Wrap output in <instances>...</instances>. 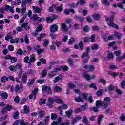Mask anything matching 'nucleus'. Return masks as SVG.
I'll use <instances>...</instances> for the list:
<instances>
[{"label": "nucleus", "mask_w": 125, "mask_h": 125, "mask_svg": "<svg viewBox=\"0 0 125 125\" xmlns=\"http://www.w3.org/2000/svg\"><path fill=\"white\" fill-rule=\"evenodd\" d=\"M96 106L97 107H102L103 109H107L108 106H109V104L106 102L97 100L96 102Z\"/></svg>", "instance_id": "1"}, {"label": "nucleus", "mask_w": 125, "mask_h": 125, "mask_svg": "<svg viewBox=\"0 0 125 125\" xmlns=\"http://www.w3.org/2000/svg\"><path fill=\"white\" fill-rule=\"evenodd\" d=\"M113 21H114V17H113V16H112L110 17L109 19V21L107 23L108 26H109V27H111L112 28H115V29H119V26L114 23V22H113Z\"/></svg>", "instance_id": "2"}, {"label": "nucleus", "mask_w": 125, "mask_h": 125, "mask_svg": "<svg viewBox=\"0 0 125 125\" xmlns=\"http://www.w3.org/2000/svg\"><path fill=\"white\" fill-rule=\"evenodd\" d=\"M21 67H22V65L20 64H18L15 66L11 65L9 67V69L10 71H12V72H15L16 71H18V70H19L20 69H21Z\"/></svg>", "instance_id": "3"}, {"label": "nucleus", "mask_w": 125, "mask_h": 125, "mask_svg": "<svg viewBox=\"0 0 125 125\" xmlns=\"http://www.w3.org/2000/svg\"><path fill=\"white\" fill-rule=\"evenodd\" d=\"M83 76L84 78H85V79L87 80V81H90V80H94V79L96 78V76L94 74L90 76H89V74L87 73H84L83 74Z\"/></svg>", "instance_id": "4"}, {"label": "nucleus", "mask_w": 125, "mask_h": 125, "mask_svg": "<svg viewBox=\"0 0 125 125\" xmlns=\"http://www.w3.org/2000/svg\"><path fill=\"white\" fill-rule=\"evenodd\" d=\"M38 91H39V89L35 88L34 90L32 91V94L29 95V99H32L33 97L34 99H36V96H37V92H38Z\"/></svg>", "instance_id": "5"}, {"label": "nucleus", "mask_w": 125, "mask_h": 125, "mask_svg": "<svg viewBox=\"0 0 125 125\" xmlns=\"http://www.w3.org/2000/svg\"><path fill=\"white\" fill-rule=\"evenodd\" d=\"M31 19L34 21H36V20H38L39 22H42V18H40V17L38 16V15L37 14H34L31 18Z\"/></svg>", "instance_id": "6"}, {"label": "nucleus", "mask_w": 125, "mask_h": 125, "mask_svg": "<svg viewBox=\"0 0 125 125\" xmlns=\"http://www.w3.org/2000/svg\"><path fill=\"white\" fill-rule=\"evenodd\" d=\"M84 69L87 70L88 72L91 73L92 71L94 70V66L90 65H86L84 66Z\"/></svg>", "instance_id": "7"}, {"label": "nucleus", "mask_w": 125, "mask_h": 125, "mask_svg": "<svg viewBox=\"0 0 125 125\" xmlns=\"http://www.w3.org/2000/svg\"><path fill=\"white\" fill-rule=\"evenodd\" d=\"M55 99H53L52 98H49L48 101L49 103L47 104V106H48L49 108L52 107V104L53 102H55Z\"/></svg>", "instance_id": "8"}, {"label": "nucleus", "mask_w": 125, "mask_h": 125, "mask_svg": "<svg viewBox=\"0 0 125 125\" xmlns=\"http://www.w3.org/2000/svg\"><path fill=\"white\" fill-rule=\"evenodd\" d=\"M42 92H47L48 93H51V90L49 86H42Z\"/></svg>", "instance_id": "9"}, {"label": "nucleus", "mask_w": 125, "mask_h": 125, "mask_svg": "<svg viewBox=\"0 0 125 125\" xmlns=\"http://www.w3.org/2000/svg\"><path fill=\"white\" fill-rule=\"evenodd\" d=\"M42 30V25H40L36 29V33H32L33 36H35V37H37L38 36V33L39 32H41Z\"/></svg>", "instance_id": "10"}, {"label": "nucleus", "mask_w": 125, "mask_h": 125, "mask_svg": "<svg viewBox=\"0 0 125 125\" xmlns=\"http://www.w3.org/2000/svg\"><path fill=\"white\" fill-rule=\"evenodd\" d=\"M35 61H36V56L35 55V54H32L30 55L29 61L28 62V64L30 65L31 63H32V62H35Z\"/></svg>", "instance_id": "11"}, {"label": "nucleus", "mask_w": 125, "mask_h": 125, "mask_svg": "<svg viewBox=\"0 0 125 125\" xmlns=\"http://www.w3.org/2000/svg\"><path fill=\"white\" fill-rule=\"evenodd\" d=\"M32 0H23L21 6V7H24L26 5V3H28V4H32Z\"/></svg>", "instance_id": "12"}, {"label": "nucleus", "mask_w": 125, "mask_h": 125, "mask_svg": "<svg viewBox=\"0 0 125 125\" xmlns=\"http://www.w3.org/2000/svg\"><path fill=\"white\" fill-rule=\"evenodd\" d=\"M4 10L5 11H8V10H9V11L11 12L12 13H13V12H14V11H13V8L12 7H10L8 5H6L5 6Z\"/></svg>", "instance_id": "13"}, {"label": "nucleus", "mask_w": 125, "mask_h": 125, "mask_svg": "<svg viewBox=\"0 0 125 125\" xmlns=\"http://www.w3.org/2000/svg\"><path fill=\"white\" fill-rule=\"evenodd\" d=\"M0 96H1L3 99H6L7 97H8L7 93L3 91H0Z\"/></svg>", "instance_id": "14"}, {"label": "nucleus", "mask_w": 125, "mask_h": 125, "mask_svg": "<svg viewBox=\"0 0 125 125\" xmlns=\"http://www.w3.org/2000/svg\"><path fill=\"white\" fill-rule=\"evenodd\" d=\"M57 30H58V26L55 24L52 25L50 28V31L52 33H54V32H56Z\"/></svg>", "instance_id": "15"}, {"label": "nucleus", "mask_w": 125, "mask_h": 125, "mask_svg": "<svg viewBox=\"0 0 125 125\" xmlns=\"http://www.w3.org/2000/svg\"><path fill=\"white\" fill-rule=\"evenodd\" d=\"M10 43H18L19 42V39L15 38V39H11L10 41Z\"/></svg>", "instance_id": "16"}, {"label": "nucleus", "mask_w": 125, "mask_h": 125, "mask_svg": "<svg viewBox=\"0 0 125 125\" xmlns=\"http://www.w3.org/2000/svg\"><path fill=\"white\" fill-rule=\"evenodd\" d=\"M114 35L118 40H120V39L123 37V34H122V33L120 32H117V31H114Z\"/></svg>", "instance_id": "17"}, {"label": "nucleus", "mask_w": 125, "mask_h": 125, "mask_svg": "<svg viewBox=\"0 0 125 125\" xmlns=\"http://www.w3.org/2000/svg\"><path fill=\"white\" fill-rule=\"evenodd\" d=\"M92 16L95 20H100V15H99L98 13L93 14Z\"/></svg>", "instance_id": "18"}, {"label": "nucleus", "mask_w": 125, "mask_h": 125, "mask_svg": "<svg viewBox=\"0 0 125 125\" xmlns=\"http://www.w3.org/2000/svg\"><path fill=\"white\" fill-rule=\"evenodd\" d=\"M32 7L35 12H36L37 13H40V12H42V9L38 7L33 6Z\"/></svg>", "instance_id": "19"}, {"label": "nucleus", "mask_w": 125, "mask_h": 125, "mask_svg": "<svg viewBox=\"0 0 125 125\" xmlns=\"http://www.w3.org/2000/svg\"><path fill=\"white\" fill-rule=\"evenodd\" d=\"M61 27L63 31L64 32H68V26H67V24H66V23H62Z\"/></svg>", "instance_id": "20"}, {"label": "nucleus", "mask_w": 125, "mask_h": 125, "mask_svg": "<svg viewBox=\"0 0 125 125\" xmlns=\"http://www.w3.org/2000/svg\"><path fill=\"white\" fill-rule=\"evenodd\" d=\"M49 119H50V116L49 115H48L44 118V122L45 125H48V124H49Z\"/></svg>", "instance_id": "21"}, {"label": "nucleus", "mask_w": 125, "mask_h": 125, "mask_svg": "<svg viewBox=\"0 0 125 125\" xmlns=\"http://www.w3.org/2000/svg\"><path fill=\"white\" fill-rule=\"evenodd\" d=\"M55 72L54 71H50L48 73V76L49 79H52V78L56 76Z\"/></svg>", "instance_id": "22"}, {"label": "nucleus", "mask_w": 125, "mask_h": 125, "mask_svg": "<svg viewBox=\"0 0 125 125\" xmlns=\"http://www.w3.org/2000/svg\"><path fill=\"white\" fill-rule=\"evenodd\" d=\"M82 58H86V59H89V55L86 53V52H84L83 53L81 56Z\"/></svg>", "instance_id": "23"}, {"label": "nucleus", "mask_w": 125, "mask_h": 125, "mask_svg": "<svg viewBox=\"0 0 125 125\" xmlns=\"http://www.w3.org/2000/svg\"><path fill=\"white\" fill-rule=\"evenodd\" d=\"M68 108V106L67 104H64L62 105V106H60L58 107V109L60 111L62 110V109H64L65 110L67 109V108Z\"/></svg>", "instance_id": "24"}, {"label": "nucleus", "mask_w": 125, "mask_h": 125, "mask_svg": "<svg viewBox=\"0 0 125 125\" xmlns=\"http://www.w3.org/2000/svg\"><path fill=\"white\" fill-rule=\"evenodd\" d=\"M104 40L105 41V42H108V41H112L114 40V36L110 35L107 38L104 37Z\"/></svg>", "instance_id": "25"}, {"label": "nucleus", "mask_w": 125, "mask_h": 125, "mask_svg": "<svg viewBox=\"0 0 125 125\" xmlns=\"http://www.w3.org/2000/svg\"><path fill=\"white\" fill-rule=\"evenodd\" d=\"M65 114L67 115L68 118H71V116L72 115V114H73V110L70 109L68 111H66Z\"/></svg>", "instance_id": "26"}, {"label": "nucleus", "mask_w": 125, "mask_h": 125, "mask_svg": "<svg viewBox=\"0 0 125 125\" xmlns=\"http://www.w3.org/2000/svg\"><path fill=\"white\" fill-rule=\"evenodd\" d=\"M62 6H63V4H62L61 5V7H56L55 6H54V7H55V10H56V11H58L59 12H60V11H62L63 9V7H62Z\"/></svg>", "instance_id": "27"}, {"label": "nucleus", "mask_w": 125, "mask_h": 125, "mask_svg": "<svg viewBox=\"0 0 125 125\" xmlns=\"http://www.w3.org/2000/svg\"><path fill=\"white\" fill-rule=\"evenodd\" d=\"M54 90L56 91V92H59L62 91V89L60 88V87L58 86H55L54 87Z\"/></svg>", "instance_id": "28"}, {"label": "nucleus", "mask_w": 125, "mask_h": 125, "mask_svg": "<svg viewBox=\"0 0 125 125\" xmlns=\"http://www.w3.org/2000/svg\"><path fill=\"white\" fill-rule=\"evenodd\" d=\"M9 79H10V80H11V81H13V82H17V83H19V79L17 78H16V79H14V77L12 76H9Z\"/></svg>", "instance_id": "29"}, {"label": "nucleus", "mask_w": 125, "mask_h": 125, "mask_svg": "<svg viewBox=\"0 0 125 125\" xmlns=\"http://www.w3.org/2000/svg\"><path fill=\"white\" fill-rule=\"evenodd\" d=\"M102 4H104V5L108 6L110 5L111 3L108 1V0H103L102 1Z\"/></svg>", "instance_id": "30"}, {"label": "nucleus", "mask_w": 125, "mask_h": 125, "mask_svg": "<svg viewBox=\"0 0 125 125\" xmlns=\"http://www.w3.org/2000/svg\"><path fill=\"white\" fill-rule=\"evenodd\" d=\"M21 81L23 83H27V75L26 74L23 75L21 78Z\"/></svg>", "instance_id": "31"}, {"label": "nucleus", "mask_w": 125, "mask_h": 125, "mask_svg": "<svg viewBox=\"0 0 125 125\" xmlns=\"http://www.w3.org/2000/svg\"><path fill=\"white\" fill-rule=\"evenodd\" d=\"M55 102H56L57 103H59V104H63V101L58 98V97H56V99H55Z\"/></svg>", "instance_id": "32"}, {"label": "nucleus", "mask_w": 125, "mask_h": 125, "mask_svg": "<svg viewBox=\"0 0 125 125\" xmlns=\"http://www.w3.org/2000/svg\"><path fill=\"white\" fill-rule=\"evenodd\" d=\"M44 116V111L43 110H40L39 113L38 118H43Z\"/></svg>", "instance_id": "33"}, {"label": "nucleus", "mask_w": 125, "mask_h": 125, "mask_svg": "<svg viewBox=\"0 0 125 125\" xmlns=\"http://www.w3.org/2000/svg\"><path fill=\"white\" fill-rule=\"evenodd\" d=\"M34 82H35V79H30L27 83L28 86H31V85H32V84H33V83H34Z\"/></svg>", "instance_id": "34"}, {"label": "nucleus", "mask_w": 125, "mask_h": 125, "mask_svg": "<svg viewBox=\"0 0 125 125\" xmlns=\"http://www.w3.org/2000/svg\"><path fill=\"white\" fill-rule=\"evenodd\" d=\"M62 79V76H57L55 78L54 80H53L54 83H57L59 81Z\"/></svg>", "instance_id": "35"}, {"label": "nucleus", "mask_w": 125, "mask_h": 125, "mask_svg": "<svg viewBox=\"0 0 125 125\" xmlns=\"http://www.w3.org/2000/svg\"><path fill=\"white\" fill-rule=\"evenodd\" d=\"M75 100L76 102H83V99L81 97H76Z\"/></svg>", "instance_id": "36"}, {"label": "nucleus", "mask_w": 125, "mask_h": 125, "mask_svg": "<svg viewBox=\"0 0 125 125\" xmlns=\"http://www.w3.org/2000/svg\"><path fill=\"white\" fill-rule=\"evenodd\" d=\"M44 37H46V34L45 33H42L40 35V37H38V40L39 42H41V40L42 39V38H44Z\"/></svg>", "instance_id": "37"}, {"label": "nucleus", "mask_w": 125, "mask_h": 125, "mask_svg": "<svg viewBox=\"0 0 125 125\" xmlns=\"http://www.w3.org/2000/svg\"><path fill=\"white\" fill-rule=\"evenodd\" d=\"M53 43H55L57 47H59L62 44V42L61 41L54 42Z\"/></svg>", "instance_id": "38"}, {"label": "nucleus", "mask_w": 125, "mask_h": 125, "mask_svg": "<svg viewBox=\"0 0 125 125\" xmlns=\"http://www.w3.org/2000/svg\"><path fill=\"white\" fill-rule=\"evenodd\" d=\"M100 106H97V107H94L93 108H91L90 109V111H94V112H95V113H98V112L99 111L98 110V107H99Z\"/></svg>", "instance_id": "39"}, {"label": "nucleus", "mask_w": 125, "mask_h": 125, "mask_svg": "<svg viewBox=\"0 0 125 125\" xmlns=\"http://www.w3.org/2000/svg\"><path fill=\"white\" fill-rule=\"evenodd\" d=\"M74 42H75V39L73 38H70L68 41V44H69V45H71L73 44Z\"/></svg>", "instance_id": "40"}, {"label": "nucleus", "mask_w": 125, "mask_h": 125, "mask_svg": "<svg viewBox=\"0 0 125 125\" xmlns=\"http://www.w3.org/2000/svg\"><path fill=\"white\" fill-rule=\"evenodd\" d=\"M46 103V99H41L39 102L40 105H42V104H45Z\"/></svg>", "instance_id": "41"}, {"label": "nucleus", "mask_w": 125, "mask_h": 125, "mask_svg": "<svg viewBox=\"0 0 125 125\" xmlns=\"http://www.w3.org/2000/svg\"><path fill=\"white\" fill-rule=\"evenodd\" d=\"M24 113L25 114H28L29 113V106L27 105L24 106Z\"/></svg>", "instance_id": "42"}, {"label": "nucleus", "mask_w": 125, "mask_h": 125, "mask_svg": "<svg viewBox=\"0 0 125 125\" xmlns=\"http://www.w3.org/2000/svg\"><path fill=\"white\" fill-rule=\"evenodd\" d=\"M121 53H122V51L121 50L115 51L114 52V54H115L116 56H118V57H120V55H121Z\"/></svg>", "instance_id": "43"}, {"label": "nucleus", "mask_w": 125, "mask_h": 125, "mask_svg": "<svg viewBox=\"0 0 125 125\" xmlns=\"http://www.w3.org/2000/svg\"><path fill=\"white\" fill-rule=\"evenodd\" d=\"M24 42L25 43H30V41H29V38L28 37V35L26 34L24 36Z\"/></svg>", "instance_id": "44"}, {"label": "nucleus", "mask_w": 125, "mask_h": 125, "mask_svg": "<svg viewBox=\"0 0 125 125\" xmlns=\"http://www.w3.org/2000/svg\"><path fill=\"white\" fill-rule=\"evenodd\" d=\"M114 89H115V88L114 87V86H113L112 85H110L108 88L107 89H106L105 90L106 91H112L114 90Z\"/></svg>", "instance_id": "45"}, {"label": "nucleus", "mask_w": 125, "mask_h": 125, "mask_svg": "<svg viewBox=\"0 0 125 125\" xmlns=\"http://www.w3.org/2000/svg\"><path fill=\"white\" fill-rule=\"evenodd\" d=\"M98 45H97V44L93 45L91 47L92 50H96L97 49H98Z\"/></svg>", "instance_id": "46"}, {"label": "nucleus", "mask_w": 125, "mask_h": 125, "mask_svg": "<svg viewBox=\"0 0 125 125\" xmlns=\"http://www.w3.org/2000/svg\"><path fill=\"white\" fill-rule=\"evenodd\" d=\"M8 78L6 76H3L1 78V82L2 83H5L7 81H8Z\"/></svg>", "instance_id": "47"}, {"label": "nucleus", "mask_w": 125, "mask_h": 125, "mask_svg": "<svg viewBox=\"0 0 125 125\" xmlns=\"http://www.w3.org/2000/svg\"><path fill=\"white\" fill-rule=\"evenodd\" d=\"M40 49H41V46H40V45H35L34 47V49L35 52H37Z\"/></svg>", "instance_id": "48"}, {"label": "nucleus", "mask_w": 125, "mask_h": 125, "mask_svg": "<svg viewBox=\"0 0 125 125\" xmlns=\"http://www.w3.org/2000/svg\"><path fill=\"white\" fill-rule=\"evenodd\" d=\"M41 75L43 77H46V75H47V72H46V70L45 69L43 70V71L41 73Z\"/></svg>", "instance_id": "49"}, {"label": "nucleus", "mask_w": 125, "mask_h": 125, "mask_svg": "<svg viewBox=\"0 0 125 125\" xmlns=\"http://www.w3.org/2000/svg\"><path fill=\"white\" fill-rule=\"evenodd\" d=\"M68 62L70 66H74V62L73 61V60H72V59L69 58L68 59Z\"/></svg>", "instance_id": "50"}, {"label": "nucleus", "mask_w": 125, "mask_h": 125, "mask_svg": "<svg viewBox=\"0 0 125 125\" xmlns=\"http://www.w3.org/2000/svg\"><path fill=\"white\" fill-rule=\"evenodd\" d=\"M90 30V28H89V27H88V26L87 25L85 26L83 28V31L85 33H87L88 32H89Z\"/></svg>", "instance_id": "51"}, {"label": "nucleus", "mask_w": 125, "mask_h": 125, "mask_svg": "<svg viewBox=\"0 0 125 125\" xmlns=\"http://www.w3.org/2000/svg\"><path fill=\"white\" fill-rule=\"evenodd\" d=\"M37 83H40V84H42V83H45V80L44 79L38 80L37 81Z\"/></svg>", "instance_id": "52"}, {"label": "nucleus", "mask_w": 125, "mask_h": 125, "mask_svg": "<svg viewBox=\"0 0 125 125\" xmlns=\"http://www.w3.org/2000/svg\"><path fill=\"white\" fill-rule=\"evenodd\" d=\"M103 119V115H100L99 116L98 119V125H100V123H101V121Z\"/></svg>", "instance_id": "53"}, {"label": "nucleus", "mask_w": 125, "mask_h": 125, "mask_svg": "<svg viewBox=\"0 0 125 125\" xmlns=\"http://www.w3.org/2000/svg\"><path fill=\"white\" fill-rule=\"evenodd\" d=\"M20 71L19 72V75L18 76V78L19 79H21V76L22 75V73H23V70H22L21 68H20Z\"/></svg>", "instance_id": "54"}, {"label": "nucleus", "mask_w": 125, "mask_h": 125, "mask_svg": "<svg viewBox=\"0 0 125 125\" xmlns=\"http://www.w3.org/2000/svg\"><path fill=\"white\" fill-rule=\"evenodd\" d=\"M82 122H83V123H84V124L88 123V120H87V118H86V117L84 116L83 117V119L82 120Z\"/></svg>", "instance_id": "55"}, {"label": "nucleus", "mask_w": 125, "mask_h": 125, "mask_svg": "<svg viewBox=\"0 0 125 125\" xmlns=\"http://www.w3.org/2000/svg\"><path fill=\"white\" fill-rule=\"evenodd\" d=\"M51 120H56L57 118V115L55 113H52L51 115Z\"/></svg>", "instance_id": "56"}, {"label": "nucleus", "mask_w": 125, "mask_h": 125, "mask_svg": "<svg viewBox=\"0 0 125 125\" xmlns=\"http://www.w3.org/2000/svg\"><path fill=\"white\" fill-rule=\"evenodd\" d=\"M14 119H18L19 117V112L18 111H16V113H15L13 115Z\"/></svg>", "instance_id": "57"}, {"label": "nucleus", "mask_w": 125, "mask_h": 125, "mask_svg": "<svg viewBox=\"0 0 125 125\" xmlns=\"http://www.w3.org/2000/svg\"><path fill=\"white\" fill-rule=\"evenodd\" d=\"M49 42H48V40H47V39H45L44 40V44H43L44 47H46V46L48 45Z\"/></svg>", "instance_id": "58"}, {"label": "nucleus", "mask_w": 125, "mask_h": 125, "mask_svg": "<svg viewBox=\"0 0 125 125\" xmlns=\"http://www.w3.org/2000/svg\"><path fill=\"white\" fill-rule=\"evenodd\" d=\"M102 93H103V90L100 89L97 92V95H98V96H101Z\"/></svg>", "instance_id": "59"}, {"label": "nucleus", "mask_w": 125, "mask_h": 125, "mask_svg": "<svg viewBox=\"0 0 125 125\" xmlns=\"http://www.w3.org/2000/svg\"><path fill=\"white\" fill-rule=\"evenodd\" d=\"M8 49L9 51H13V50H14V47H13L12 45H10L8 47Z\"/></svg>", "instance_id": "60"}, {"label": "nucleus", "mask_w": 125, "mask_h": 125, "mask_svg": "<svg viewBox=\"0 0 125 125\" xmlns=\"http://www.w3.org/2000/svg\"><path fill=\"white\" fill-rule=\"evenodd\" d=\"M107 58L113 59V58H114V54H113L112 53H109L108 55Z\"/></svg>", "instance_id": "61"}, {"label": "nucleus", "mask_w": 125, "mask_h": 125, "mask_svg": "<svg viewBox=\"0 0 125 125\" xmlns=\"http://www.w3.org/2000/svg\"><path fill=\"white\" fill-rule=\"evenodd\" d=\"M78 45H79V48L83 50V42L80 41Z\"/></svg>", "instance_id": "62"}, {"label": "nucleus", "mask_w": 125, "mask_h": 125, "mask_svg": "<svg viewBox=\"0 0 125 125\" xmlns=\"http://www.w3.org/2000/svg\"><path fill=\"white\" fill-rule=\"evenodd\" d=\"M68 38H69L68 36H64L62 40V42H67V40H68Z\"/></svg>", "instance_id": "63"}, {"label": "nucleus", "mask_w": 125, "mask_h": 125, "mask_svg": "<svg viewBox=\"0 0 125 125\" xmlns=\"http://www.w3.org/2000/svg\"><path fill=\"white\" fill-rule=\"evenodd\" d=\"M38 54H41V53H42V52H44V49H40L36 52Z\"/></svg>", "instance_id": "64"}]
</instances>
